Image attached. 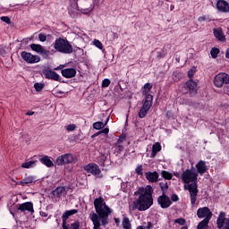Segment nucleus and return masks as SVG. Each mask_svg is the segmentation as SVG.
I'll list each match as a JSON object with an SVG mask.
<instances>
[{
  "mask_svg": "<svg viewBox=\"0 0 229 229\" xmlns=\"http://www.w3.org/2000/svg\"><path fill=\"white\" fill-rule=\"evenodd\" d=\"M95 212L89 214V219L92 221L93 229H101V226L108 225V216L112 214V209L106 206L105 199L100 197L94 200Z\"/></svg>",
  "mask_w": 229,
  "mask_h": 229,
  "instance_id": "obj_1",
  "label": "nucleus"
},
{
  "mask_svg": "<svg viewBox=\"0 0 229 229\" xmlns=\"http://www.w3.org/2000/svg\"><path fill=\"white\" fill-rule=\"evenodd\" d=\"M135 194H138L139 197L132 203V210L146 212L151 208L153 206V187L148 185L145 188H140L135 191Z\"/></svg>",
  "mask_w": 229,
  "mask_h": 229,
  "instance_id": "obj_2",
  "label": "nucleus"
},
{
  "mask_svg": "<svg viewBox=\"0 0 229 229\" xmlns=\"http://www.w3.org/2000/svg\"><path fill=\"white\" fill-rule=\"evenodd\" d=\"M181 178L184 185V189L189 191L191 196V204L192 207L196 205V199L198 198V171L194 166H191V169H186L182 172Z\"/></svg>",
  "mask_w": 229,
  "mask_h": 229,
  "instance_id": "obj_3",
  "label": "nucleus"
},
{
  "mask_svg": "<svg viewBox=\"0 0 229 229\" xmlns=\"http://www.w3.org/2000/svg\"><path fill=\"white\" fill-rule=\"evenodd\" d=\"M54 49L57 51V53H62L63 55H71L72 54V45L69 42V40L59 38H56L54 42Z\"/></svg>",
  "mask_w": 229,
  "mask_h": 229,
  "instance_id": "obj_4",
  "label": "nucleus"
},
{
  "mask_svg": "<svg viewBox=\"0 0 229 229\" xmlns=\"http://www.w3.org/2000/svg\"><path fill=\"white\" fill-rule=\"evenodd\" d=\"M76 162H78V157L71 153L61 155L55 160V164L57 165H65L66 164H76Z\"/></svg>",
  "mask_w": 229,
  "mask_h": 229,
  "instance_id": "obj_5",
  "label": "nucleus"
},
{
  "mask_svg": "<svg viewBox=\"0 0 229 229\" xmlns=\"http://www.w3.org/2000/svg\"><path fill=\"white\" fill-rule=\"evenodd\" d=\"M151 105H153V96L147 95V97H145V101L143 103V106L139 112V117L140 119H144V117L148 115V113L149 112V108H151Z\"/></svg>",
  "mask_w": 229,
  "mask_h": 229,
  "instance_id": "obj_6",
  "label": "nucleus"
},
{
  "mask_svg": "<svg viewBox=\"0 0 229 229\" xmlns=\"http://www.w3.org/2000/svg\"><path fill=\"white\" fill-rule=\"evenodd\" d=\"M228 83L229 75L225 72L218 73L214 79V85L218 89H221V87H223L224 85H228Z\"/></svg>",
  "mask_w": 229,
  "mask_h": 229,
  "instance_id": "obj_7",
  "label": "nucleus"
},
{
  "mask_svg": "<svg viewBox=\"0 0 229 229\" xmlns=\"http://www.w3.org/2000/svg\"><path fill=\"white\" fill-rule=\"evenodd\" d=\"M21 56L27 64H38L40 62V56L33 55L30 52L22 51Z\"/></svg>",
  "mask_w": 229,
  "mask_h": 229,
  "instance_id": "obj_8",
  "label": "nucleus"
},
{
  "mask_svg": "<svg viewBox=\"0 0 229 229\" xmlns=\"http://www.w3.org/2000/svg\"><path fill=\"white\" fill-rule=\"evenodd\" d=\"M197 216L199 217V219H203V221H210V218L212 217V211H210V208L208 207L199 208L197 210Z\"/></svg>",
  "mask_w": 229,
  "mask_h": 229,
  "instance_id": "obj_9",
  "label": "nucleus"
},
{
  "mask_svg": "<svg viewBox=\"0 0 229 229\" xmlns=\"http://www.w3.org/2000/svg\"><path fill=\"white\" fill-rule=\"evenodd\" d=\"M84 169L93 174V176H97V178H103V174H101V169L96 164H89L84 166Z\"/></svg>",
  "mask_w": 229,
  "mask_h": 229,
  "instance_id": "obj_10",
  "label": "nucleus"
},
{
  "mask_svg": "<svg viewBox=\"0 0 229 229\" xmlns=\"http://www.w3.org/2000/svg\"><path fill=\"white\" fill-rule=\"evenodd\" d=\"M30 49H32V51H35V53H38V55H41L45 58L49 57V50L46 49L39 44H31Z\"/></svg>",
  "mask_w": 229,
  "mask_h": 229,
  "instance_id": "obj_11",
  "label": "nucleus"
},
{
  "mask_svg": "<svg viewBox=\"0 0 229 229\" xmlns=\"http://www.w3.org/2000/svg\"><path fill=\"white\" fill-rule=\"evenodd\" d=\"M218 229H229V218L225 217V213H221L216 220Z\"/></svg>",
  "mask_w": 229,
  "mask_h": 229,
  "instance_id": "obj_12",
  "label": "nucleus"
},
{
  "mask_svg": "<svg viewBox=\"0 0 229 229\" xmlns=\"http://www.w3.org/2000/svg\"><path fill=\"white\" fill-rule=\"evenodd\" d=\"M158 205H160L161 208H169L170 205H173L171 199L165 194H163L157 198Z\"/></svg>",
  "mask_w": 229,
  "mask_h": 229,
  "instance_id": "obj_13",
  "label": "nucleus"
},
{
  "mask_svg": "<svg viewBox=\"0 0 229 229\" xmlns=\"http://www.w3.org/2000/svg\"><path fill=\"white\" fill-rule=\"evenodd\" d=\"M216 10L222 12L223 13H228L229 12V4L225 0H218L216 2Z\"/></svg>",
  "mask_w": 229,
  "mask_h": 229,
  "instance_id": "obj_14",
  "label": "nucleus"
},
{
  "mask_svg": "<svg viewBox=\"0 0 229 229\" xmlns=\"http://www.w3.org/2000/svg\"><path fill=\"white\" fill-rule=\"evenodd\" d=\"M214 37L218 42H226V36L223 33V29L216 28L213 30Z\"/></svg>",
  "mask_w": 229,
  "mask_h": 229,
  "instance_id": "obj_15",
  "label": "nucleus"
},
{
  "mask_svg": "<svg viewBox=\"0 0 229 229\" xmlns=\"http://www.w3.org/2000/svg\"><path fill=\"white\" fill-rule=\"evenodd\" d=\"M43 74L45 78H47V80H54V81H58V80H60V75H58V73L51 70L43 71Z\"/></svg>",
  "mask_w": 229,
  "mask_h": 229,
  "instance_id": "obj_16",
  "label": "nucleus"
},
{
  "mask_svg": "<svg viewBox=\"0 0 229 229\" xmlns=\"http://www.w3.org/2000/svg\"><path fill=\"white\" fill-rule=\"evenodd\" d=\"M158 172L157 171L145 173V177L150 183H157V182H158Z\"/></svg>",
  "mask_w": 229,
  "mask_h": 229,
  "instance_id": "obj_17",
  "label": "nucleus"
},
{
  "mask_svg": "<svg viewBox=\"0 0 229 229\" xmlns=\"http://www.w3.org/2000/svg\"><path fill=\"white\" fill-rule=\"evenodd\" d=\"M18 209L21 210V212H30L31 214L35 212V210L33 209V203L31 202H25L20 204Z\"/></svg>",
  "mask_w": 229,
  "mask_h": 229,
  "instance_id": "obj_18",
  "label": "nucleus"
},
{
  "mask_svg": "<svg viewBox=\"0 0 229 229\" xmlns=\"http://www.w3.org/2000/svg\"><path fill=\"white\" fill-rule=\"evenodd\" d=\"M186 89H188L190 94H196L198 91V83L192 81V79H190V81L186 82Z\"/></svg>",
  "mask_w": 229,
  "mask_h": 229,
  "instance_id": "obj_19",
  "label": "nucleus"
},
{
  "mask_svg": "<svg viewBox=\"0 0 229 229\" xmlns=\"http://www.w3.org/2000/svg\"><path fill=\"white\" fill-rule=\"evenodd\" d=\"M52 194L55 198H62V196H65L67 194V188L59 186L52 191Z\"/></svg>",
  "mask_w": 229,
  "mask_h": 229,
  "instance_id": "obj_20",
  "label": "nucleus"
},
{
  "mask_svg": "<svg viewBox=\"0 0 229 229\" xmlns=\"http://www.w3.org/2000/svg\"><path fill=\"white\" fill-rule=\"evenodd\" d=\"M62 76L64 78H74L76 76V69L74 68H66L62 70L61 72Z\"/></svg>",
  "mask_w": 229,
  "mask_h": 229,
  "instance_id": "obj_21",
  "label": "nucleus"
},
{
  "mask_svg": "<svg viewBox=\"0 0 229 229\" xmlns=\"http://www.w3.org/2000/svg\"><path fill=\"white\" fill-rule=\"evenodd\" d=\"M124 139H118L117 142L114 146L113 149L116 155H119L121 151L124 149Z\"/></svg>",
  "mask_w": 229,
  "mask_h": 229,
  "instance_id": "obj_22",
  "label": "nucleus"
},
{
  "mask_svg": "<svg viewBox=\"0 0 229 229\" xmlns=\"http://www.w3.org/2000/svg\"><path fill=\"white\" fill-rule=\"evenodd\" d=\"M196 168L198 174H205V173H207V163L203 160H200L196 165Z\"/></svg>",
  "mask_w": 229,
  "mask_h": 229,
  "instance_id": "obj_23",
  "label": "nucleus"
},
{
  "mask_svg": "<svg viewBox=\"0 0 229 229\" xmlns=\"http://www.w3.org/2000/svg\"><path fill=\"white\" fill-rule=\"evenodd\" d=\"M37 182V179L34 176H28L18 182V185L24 187L25 185H30V183H34Z\"/></svg>",
  "mask_w": 229,
  "mask_h": 229,
  "instance_id": "obj_24",
  "label": "nucleus"
},
{
  "mask_svg": "<svg viewBox=\"0 0 229 229\" xmlns=\"http://www.w3.org/2000/svg\"><path fill=\"white\" fill-rule=\"evenodd\" d=\"M74 214H78V209H71L65 211L62 216L63 223H67L69 217H71V216H74Z\"/></svg>",
  "mask_w": 229,
  "mask_h": 229,
  "instance_id": "obj_25",
  "label": "nucleus"
},
{
  "mask_svg": "<svg viewBox=\"0 0 229 229\" xmlns=\"http://www.w3.org/2000/svg\"><path fill=\"white\" fill-rule=\"evenodd\" d=\"M159 151H162V146L160 145V143H155L152 146V153H151V157L155 158V157H157V153H159Z\"/></svg>",
  "mask_w": 229,
  "mask_h": 229,
  "instance_id": "obj_26",
  "label": "nucleus"
},
{
  "mask_svg": "<svg viewBox=\"0 0 229 229\" xmlns=\"http://www.w3.org/2000/svg\"><path fill=\"white\" fill-rule=\"evenodd\" d=\"M63 229H80V222H73L70 225H67V222H63Z\"/></svg>",
  "mask_w": 229,
  "mask_h": 229,
  "instance_id": "obj_27",
  "label": "nucleus"
},
{
  "mask_svg": "<svg viewBox=\"0 0 229 229\" xmlns=\"http://www.w3.org/2000/svg\"><path fill=\"white\" fill-rule=\"evenodd\" d=\"M39 160L41 164H44V165H47V167H53L54 165L53 161H51V159L47 156L41 157Z\"/></svg>",
  "mask_w": 229,
  "mask_h": 229,
  "instance_id": "obj_28",
  "label": "nucleus"
},
{
  "mask_svg": "<svg viewBox=\"0 0 229 229\" xmlns=\"http://www.w3.org/2000/svg\"><path fill=\"white\" fill-rule=\"evenodd\" d=\"M151 89H153V85H151L150 83H146L144 86H143V91H142V94L144 96H146V98L148 96H151V94H149V90H151Z\"/></svg>",
  "mask_w": 229,
  "mask_h": 229,
  "instance_id": "obj_29",
  "label": "nucleus"
},
{
  "mask_svg": "<svg viewBox=\"0 0 229 229\" xmlns=\"http://www.w3.org/2000/svg\"><path fill=\"white\" fill-rule=\"evenodd\" d=\"M123 228L124 229H131V222L128 216H124L122 222Z\"/></svg>",
  "mask_w": 229,
  "mask_h": 229,
  "instance_id": "obj_30",
  "label": "nucleus"
},
{
  "mask_svg": "<svg viewBox=\"0 0 229 229\" xmlns=\"http://www.w3.org/2000/svg\"><path fill=\"white\" fill-rule=\"evenodd\" d=\"M21 167L23 169H31V167H35V161H28L26 163L21 164Z\"/></svg>",
  "mask_w": 229,
  "mask_h": 229,
  "instance_id": "obj_31",
  "label": "nucleus"
},
{
  "mask_svg": "<svg viewBox=\"0 0 229 229\" xmlns=\"http://www.w3.org/2000/svg\"><path fill=\"white\" fill-rule=\"evenodd\" d=\"M208 220H202L199 225H198V229H208Z\"/></svg>",
  "mask_w": 229,
  "mask_h": 229,
  "instance_id": "obj_32",
  "label": "nucleus"
},
{
  "mask_svg": "<svg viewBox=\"0 0 229 229\" xmlns=\"http://www.w3.org/2000/svg\"><path fill=\"white\" fill-rule=\"evenodd\" d=\"M94 130H103L105 123L103 122H96L93 123Z\"/></svg>",
  "mask_w": 229,
  "mask_h": 229,
  "instance_id": "obj_33",
  "label": "nucleus"
},
{
  "mask_svg": "<svg viewBox=\"0 0 229 229\" xmlns=\"http://www.w3.org/2000/svg\"><path fill=\"white\" fill-rule=\"evenodd\" d=\"M161 176L165 178V180H172L173 179V174L167 172V171H163L161 173Z\"/></svg>",
  "mask_w": 229,
  "mask_h": 229,
  "instance_id": "obj_34",
  "label": "nucleus"
},
{
  "mask_svg": "<svg viewBox=\"0 0 229 229\" xmlns=\"http://www.w3.org/2000/svg\"><path fill=\"white\" fill-rule=\"evenodd\" d=\"M34 89H35V90H37V92H41L44 89V84L36 82L34 84Z\"/></svg>",
  "mask_w": 229,
  "mask_h": 229,
  "instance_id": "obj_35",
  "label": "nucleus"
},
{
  "mask_svg": "<svg viewBox=\"0 0 229 229\" xmlns=\"http://www.w3.org/2000/svg\"><path fill=\"white\" fill-rule=\"evenodd\" d=\"M93 45L95 46V47H98V49H103V43H101V41H99V39H94L93 40Z\"/></svg>",
  "mask_w": 229,
  "mask_h": 229,
  "instance_id": "obj_36",
  "label": "nucleus"
},
{
  "mask_svg": "<svg viewBox=\"0 0 229 229\" xmlns=\"http://www.w3.org/2000/svg\"><path fill=\"white\" fill-rule=\"evenodd\" d=\"M180 78H182V73L174 72L173 73V80L174 81H180Z\"/></svg>",
  "mask_w": 229,
  "mask_h": 229,
  "instance_id": "obj_37",
  "label": "nucleus"
},
{
  "mask_svg": "<svg viewBox=\"0 0 229 229\" xmlns=\"http://www.w3.org/2000/svg\"><path fill=\"white\" fill-rule=\"evenodd\" d=\"M210 55L212 58H216L219 55V48H212Z\"/></svg>",
  "mask_w": 229,
  "mask_h": 229,
  "instance_id": "obj_38",
  "label": "nucleus"
},
{
  "mask_svg": "<svg viewBox=\"0 0 229 229\" xmlns=\"http://www.w3.org/2000/svg\"><path fill=\"white\" fill-rule=\"evenodd\" d=\"M194 74H196V67H192L189 72H188V77L190 80H192L194 77Z\"/></svg>",
  "mask_w": 229,
  "mask_h": 229,
  "instance_id": "obj_39",
  "label": "nucleus"
},
{
  "mask_svg": "<svg viewBox=\"0 0 229 229\" xmlns=\"http://www.w3.org/2000/svg\"><path fill=\"white\" fill-rule=\"evenodd\" d=\"M109 131H110V129L105 128L102 131H100L97 132L96 134H94V137H98V135H101V133H105V135H108Z\"/></svg>",
  "mask_w": 229,
  "mask_h": 229,
  "instance_id": "obj_40",
  "label": "nucleus"
},
{
  "mask_svg": "<svg viewBox=\"0 0 229 229\" xmlns=\"http://www.w3.org/2000/svg\"><path fill=\"white\" fill-rule=\"evenodd\" d=\"M151 228H153V224H151V222H148L147 226L139 225V226L137 227V229H151Z\"/></svg>",
  "mask_w": 229,
  "mask_h": 229,
  "instance_id": "obj_41",
  "label": "nucleus"
},
{
  "mask_svg": "<svg viewBox=\"0 0 229 229\" xmlns=\"http://www.w3.org/2000/svg\"><path fill=\"white\" fill-rule=\"evenodd\" d=\"M66 130H67V131H74V130H76V124L71 123V124L67 125Z\"/></svg>",
  "mask_w": 229,
  "mask_h": 229,
  "instance_id": "obj_42",
  "label": "nucleus"
},
{
  "mask_svg": "<svg viewBox=\"0 0 229 229\" xmlns=\"http://www.w3.org/2000/svg\"><path fill=\"white\" fill-rule=\"evenodd\" d=\"M38 39L40 42H46V40H47V37L44 33H39Z\"/></svg>",
  "mask_w": 229,
  "mask_h": 229,
  "instance_id": "obj_43",
  "label": "nucleus"
},
{
  "mask_svg": "<svg viewBox=\"0 0 229 229\" xmlns=\"http://www.w3.org/2000/svg\"><path fill=\"white\" fill-rule=\"evenodd\" d=\"M0 19L3 22H5L6 24H10L12 22L8 16H2Z\"/></svg>",
  "mask_w": 229,
  "mask_h": 229,
  "instance_id": "obj_44",
  "label": "nucleus"
},
{
  "mask_svg": "<svg viewBox=\"0 0 229 229\" xmlns=\"http://www.w3.org/2000/svg\"><path fill=\"white\" fill-rule=\"evenodd\" d=\"M135 173L137 174H139L140 176H142L143 173H142V165H141L136 167Z\"/></svg>",
  "mask_w": 229,
  "mask_h": 229,
  "instance_id": "obj_45",
  "label": "nucleus"
},
{
  "mask_svg": "<svg viewBox=\"0 0 229 229\" xmlns=\"http://www.w3.org/2000/svg\"><path fill=\"white\" fill-rule=\"evenodd\" d=\"M174 223H177V225H180L181 226H183L185 225V219L178 218V219L174 220Z\"/></svg>",
  "mask_w": 229,
  "mask_h": 229,
  "instance_id": "obj_46",
  "label": "nucleus"
},
{
  "mask_svg": "<svg viewBox=\"0 0 229 229\" xmlns=\"http://www.w3.org/2000/svg\"><path fill=\"white\" fill-rule=\"evenodd\" d=\"M159 187L162 191H167L169 186L167 185V182H160Z\"/></svg>",
  "mask_w": 229,
  "mask_h": 229,
  "instance_id": "obj_47",
  "label": "nucleus"
},
{
  "mask_svg": "<svg viewBox=\"0 0 229 229\" xmlns=\"http://www.w3.org/2000/svg\"><path fill=\"white\" fill-rule=\"evenodd\" d=\"M110 86V81L108 79H105L103 81H102V87L103 88H106V87H109Z\"/></svg>",
  "mask_w": 229,
  "mask_h": 229,
  "instance_id": "obj_48",
  "label": "nucleus"
},
{
  "mask_svg": "<svg viewBox=\"0 0 229 229\" xmlns=\"http://www.w3.org/2000/svg\"><path fill=\"white\" fill-rule=\"evenodd\" d=\"M199 22H205V21H208V18L207 16H200L199 17Z\"/></svg>",
  "mask_w": 229,
  "mask_h": 229,
  "instance_id": "obj_49",
  "label": "nucleus"
},
{
  "mask_svg": "<svg viewBox=\"0 0 229 229\" xmlns=\"http://www.w3.org/2000/svg\"><path fill=\"white\" fill-rule=\"evenodd\" d=\"M171 199H172V201H178V199H179L178 195L173 194L171 196Z\"/></svg>",
  "mask_w": 229,
  "mask_h": 229,
  "instance_id": "obj_50",
  "label": "nucleus"
},
{
  "mask_svg": "<svg viewBox=\"0 0 229 229\" xmlns=\"http://www.w3.org/2000/svg\"><path fill=\"white\" fill-rule=\"evenodd\" d=\"M64 65L61 64L57 68H55V71H58L59 69H64Z\"/></svg>",
  "mask_w": 229,
  "mask_h": 229,
  "instance_id": "obj_51",
  "label": "nucleus"
},
{
  "mask_svg": "<svg viewBox=\"0 0 229 229\" xmlns=\"http://www.w3.org/2000/svg\"><path fill=\"white\" fill-rule=\"evenodd\" d=\"M33 114H35V112H33V111H29V112L26 114V115H33Z\"/></svg>",
  "mask_w": 229,
  "mask_h": 229,
  "instance_id": "obj_52",
  "label": "nucleus"
},
{
  "mask_svg": "<svg viewBox=\"0 0 229 229\" xmlns=\"http://www.w3.org/2000/svg\"><path fill=\"white\" fill-rule=\"evenodd\" d=\"M108 121H110V116H108L107 118H106V122H105V126L106 125V124H108Z\"/></svg>",
  "mask_w": 229,
  "mask_h": 229,
  "instance_id": "obj_53",
  "label": "nucleus"
},
{
  "mask_svg": "<svg viewBox=\"0 0 229 229\" xmlns=\"http://www.w3.org/2000/svg\"><path fill=\"white\" fill-rule=\"evenodd\" d=\"M114 222H115L117 225H119V223H120L119 218H114Z\"/></svg>",
  "mask_w": 229,
  "mask_h": 229,
  "instance_id": "obj_54",
  "label": "nucleus"
},
{
  "mask_svg": "<svg viewBox=\"0 0 229 229\" xmlns=\"http://www.w3.org/2000/svg\"><path fill=\"white\" fill-rule=\"evenodd\" d=\"M225 57L229 58V49L225 53Z\"/></svg>",
  "mask_w": 229,
  "mask_h": 229,
  "instance_id": "obj_55",
  "label": "nucleus"
},
{
  "mask_svg": "<svg viewBox=\"0 0 229 229\" xmlns=\"http://www.w3.org/2000/svg\"><path fill=\"white\" fill-rule=\"evenodd\" d=\"M55 94H64V91L58 90V91L55 92Z\"/></svg>",
  "mask_w": 229,
  "mask_h": 229,
  "instance_id": "obj_56",
  "label": "nucleus"
},
{
  "mask_svg": "<svg viewBox=\"0 0 229 229\" xmlns=\"http://www.w3.org/2000/svg\"><path fill=\"white\" fill-rule=\"evenodd\" d=\"M170 10H174V5H171Z\"/></svg>",
  "mask_w": 229,
  "mask_h": 229,
  "instance_id": "obj_57",
  "label": "nucleus"
},
{
  "mask_svg": "<svg viewBox=\"0 0 229 229\" xmlns=\"http://www.w3.org/2000/svg\"><path fill=\"white\" fill-rule=\"evenodd\" d=\"M92 12V8L88 9V13Z\"/></svg>",
  "mask_w": 229,
  "mask_h": 229,
  "instance_id": "obj_58",
  "label": "nucleus"
},
{
  "mask_svg": "<svg viewBox=\"0 0 229 229\" xmlns=\"http://www.w3.org/2000/svg\"><path fill=\"white\" fill-rule=\"evenodd\" d=\"M11 215L15 217V215L13 214V212L11 211Z\"/></svg>",
  "mask_w": 229,
  "mask_h": 229,
  "instance_id": "obj_59",
  "label": "nucleus"
},
{
  "mask_svg": "<svg viewBox=\"0 0 229 229\" xmlns=\"http://www.w3.org/2000/svg\"><path fill=\"white\" fill-rule=\"evenodd\" d=\"M181 229H187V227L186 226H182Z\"/></svg>",
  "mask_w": 229,
  "mask_h": 229,
  "instance_id": "obj_60",
  "label": "nucleus"
}]
</instances>
